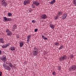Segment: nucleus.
I'll use <instances>...</instances> for the list:
<instances>
[{
	"instance_id": "1",
	"label": "nucleus",
	"mask_w": 76,
	"mask_h": 76,
	"mask_svg": "<svg viewBox=\"0 0 76 76\" xmlns=\"http://www.w3.org/2000/svg\"><path fill=\"white\" fill-rule=\"evenodd\" d=\"M33 54L34 56H36L38 54V48H34L33 50Z\"/></svg>"
},
{
	"instance_id": "2",
	"label": "nucleus",
	"mask_w": 76,
	"mask_h": 76,
	"mask_svg": "<svg viewBox=\"0 0 76 76\" xmlns=\"http://www.w3.org/2000/svg\"><path fill=\"white\" fill-rule=\"evenodd\" d=\"M69 71H73L76 70V66L73 65L72 66H71L70 68L69 69Z\"/></svg>"
},
{
	"instance_id": "3",
	"label": "nucleus",
	"mask_w": 76,
	"mask_h": 76,
	"mask_svg": "<svg viewBox=\"0 0 76 76\" xmlns=\"http://www.w3.org/2000/svg\"><path fill=\"white\" fill-rule=\"evenodd\" d=\"M3 67H4L5 69H6L7 70H9V71H10V70H11V68H10V66H7L5 64H3Z\"/></svg>"
},
{
	"instance_id": "4",
	"label": "nucleus",
	"mask_w": 76,
	"mask_h": 76,
	"mask_svg": "<svg viewBox=\"0 0 76 76\" xmlns=\"http://www.w3.org/2000/svg\"><path fill=\"white\" fill-rule=\"evenodd\" d=\"M3 20L4 22H9V21H11V20H12V19L9 18H7L5 17H4Z\"/></svg>"
},
{
	"instance_id": "5",
	"label": "nucleus",
	"mask_w": 76,
	"mask_h": 76,
	"mask_svg": "<svg viewBox=\"0 0 76 76\" xmlns=\"http://www.w3.org/2000/svg\"><path fill=\"white\" fill-rule=\"evenodd\" d=\"M67 58V56H64L60 57L59 59L60 61H62V60H66Z\"/></svg>"
},
{
	"instance_id": "6",
	"label": "nucleus",
	"mask_w": 76,
	"mask_h": 76,
	"mask_svg": "<svg viewBox=\"0 0 76 76\" xmlns=\"http://www.w3.org/2000/svg\"><path fill=\"white\" fill-rule=\"evenodd\" d=\"M33 4L36 6H38L39 5L40 3L38 1H35L33 2Z\"/></svg>"
},
{
	"instance_id": "7",
	"label": "nucleus",
	"mask_w": 76,
	"mask_h": 76,
	"mask_svg": "<svg viewBox=\"0 0 76 76\" xmlns=\"http://www.w3.org/2000/svg\"><path fill=\"white\" fill-rule=\"evenodd\" d=\"M30 3V1L29 0H26L24 1L23 4L25 6H26V5H27Z\"/></svg>"
},
{
	"instance_id": "8",
	"label": "nucleus",
	"mask_w": 76,
	"mask_h": 76,
	"mask_svg": "<svg viewBox=\"0 0 76 76\" xmlns=\"http://www.w3.org/2000/svg\"><path fill=\"white\" fill-rule=\"evenodd\" d=\"M41 18L42 19H45L47 18V16L45 14H43L41 15Z\"/></svg>"
},
{
	"instance_id": "9",
	"label": "nucleus",
	"mask_w": 76,
	"mask_h": 76,
	"mask_svg": "<svg viewBox=\"0 0 76 76\" xmlns=\"http://www.w3.org/2000/svg\"><path fill=\"white\" fill-rule=\"evenodd\" d=\"M5 1H6V0H2L1 2L2 4L4 6H5L7 4V3L5 2Z\"/></svg>"
},
{
	"instance_id": "10",
	"label": "nucleus",
	"mask_w": 76,
	"mask_h": 76,
	"mask_svg": "<svg viewBox=\"0 0 76 76\" xmlns=\"http://www.w3.org/2000/svg\"><path fill=\"white\" fill-rule=\"evenodd\" d=\"M2 60L3 61H6V56L5 55H4L3 56L2 58Z\"/></svg>"
},
{
	"instance_id": "11",
	"label": "nucleus",
	"mask_w": 76,
	"mask_h": 76,
	"mask_svg": "<svg viewBox=\"0 0 76 76\" xmlns=\"http://www.w3.org/2000/svg\"><path fill=\"white\" fill-rule=\"evenodd\" d=\"M31 35H29L27 36V43H28L29 42V39L31 38Z\"/></svg>"
},
{
	"instance_id": "12",
	"label": "nucleus",
	"mask_w": 76,
	"mask_h": 76,
	"mask_svg": "<svg viewBox=\"0 0 76 76\" xmlns=\"http://www.w3.org/2000/svg\"><path fill=\"white\" fill-rule=\"evenodd\" d=\"M23 45H24V44L23 43V42H21L20 43V48H22Z\"/></svg>"
},
{
	"instance_id": "13",
	"label": "nucleus",
	"mask_w": 76,
	"mask_h": 76,
	"mask_svg": "<svg viewBox=\"0 0 76 76\" xmlns=\"http://www.w3.org/2000/svg\"><path fill=\"white\" fill-rule=\"evenodd\" d=\"M66 17H67V14H64L62 17V19H65Z\"/></svg>"
},
{
	"instance_id": "14",
	"label": "nucleus",
	"mask_w": 76,
	"mask_h": 76,
	"mask_svg": "<svg viewBox=\"0 0 76 76\" xmlns=\"http://www.w3.org/2000/svg\"><path fill=\"white\" fill-rule=\"evenodd\" d=\"M17 27V26L16 25H14L13 26H12V28H13V31H15V29H16V27Z\"/></svg>"
},
{
	"instance_id": "15",
	"label": "nucleus",
	"mask_w": 76,
	"mask_h": 76,
	"mask_svg": "<svg viewBox=\"0 0 76 76\" xmlns=\"http://www.w3.org/2000/svg\"><path fill=\"white\" fill-rule=\"evenodd\" d=\"M50 27L51 28H52V29H54V28H55V26H54V25H53L51 24H50Z\"/></svg>"
},
{
	"instance_id": "16",
	"label": "nucleus",
	"mask_w": 76,
	"mask_h": 76,
	"mask_svg": "<svg viewBox=\"0 0 76 76\" xmlns=\"http://www.w3.org/2000/svg\"><path fill=\"white\" fill-rule=\"evenodd\" d=\"M12 34V33L11 31H9L8 33H7V35L8 36H11Z\"/></svg>"
},
{
	"instance_id": "17",
	"label": "nucleus",
	"mask_w": 76,
	"mask_h": 76,
	"mask_svg": "<svg viewBox=\"0 0 76 76\" xmlns=\"http://www.w3.org/2000/svg\"><path fill=\"white\" fill-rule=\"evenodd\" d=\"M0 42L1 43H4V41L3 38L0 39Z\"/></svg>"
},
{
	"instance_id": "18",
	"label": "nucleus",
	"mask_w": 76,
	"mask_h": 76,
	"mask_svg": "<svg viewBox=\"0 0 76 76\" xmlns=\"http://www.w3.org/2000/svg\"><path fill=\"white\" fill-rule=\"evenodd\" d=\"M15 47H11L10 48V50H11V51H14V50H15Z\"/></svg>"
},
{
	"instance_id": "19",
	"label": "nucleus",
	"mask_w": 76,
	"mask_h": 76,
	"mask_svg": "<svg viewBox=\"0 0 76 76\" xmlns=\"http://www.w3.org/2000/svg\"><path fill=\"white\" fill-rule=\"evenodd\" d=\"M55 2L56 0H53L50 2V4H54V3Z\"/></svg>"
},
{
	"instance_id": "20",
	"label": "nucleus",
	"mask_w": 76,
	"mask_h": 76,
	"mask_svg": "<svg viewBox=\"0 0 76 76\" xmlns=\"http://www.w3.org/2000/svg\"><path fill=\"white\" fill-rule=\"evenodd\" d=\"M62 14H63V12H62L60 11L58 12V16H60V15H62Z\"/></svg>"
},
{
	"instance_id": "21",
	"label": "nucleus",
	"mask_w": 76,
	"mask_h": 76,
	"mask_svg": "<svg viewBox=\"0 0 76 76\" xmlns=\"http://www.w3.org/2000/svg\"><path fill=\"white\" fill-rule=\"evenodd\" d=\"M73 3L75 5H76V0H73Z\"/></svg>"
},
{
	"instance_id": "22",
	"label": "nucleus",
	"mask_w": 76,
	"mask_h": 76,
	"mask_svg": "<svg viewBox=\"0 0 76 76\" xmlns=\"http://www.w3.org/2000/svg\"><path fill=\"white\" fill-rule=\"evenodd\" d=\"M55 44V45H56V46H58L59 45V43L58 42H56Z\"/></svg>"
},
{
	"instance_id": "23",
	"label": "nucleus",
	"mask_w": 76,
	"mask_h": 76,
	"mask_svg": "<svg viewBox=\"0 0 76 76\" xmlns=\"http://www.w3.org/2000/svg\"><path fill=\"white\" fill-rule=\"evenodd\" d=\"M9 66H10V67H12L13 66V65L11 63H9Z\"/></svg>"
},
{
	"instance_id": "24",
	"label": "nucleus",
	"mask_w": 76,
	"mask_h": 76,
	"mask_svg": "<svg viewBox=\"0 0 76 76\" xmlns=\"http://www.w3.org/2000/svg\"><path fill=\"white\" fill-rule=\"evenodd\" d=\"M10 31L8 29H7L6 30V33H8L9 32H10Z\"/></svg>"
},
{
	"instance_id": "25",
	"label": "nucleus",
	"mask_w": 76,
	"mask_h": 76,
	"mask_svg": "<svg viewBox=\"0 0 76 76\" xmlns=\"http://www.w3.org/2000/svg\"><path fill=\"white\" fill-rule=\"evenodd\" d=\"M12 15V14L11 13H8V16H11Z\"/></svg>"
},
{
	"instance_id": "26",
	"label": "nucleus",
	"mask_w": 76,
	"mask_h": 76,
	"mask_svg": "<svg viewBox=\"0 0 76 76\" xmlns=\"http://www.w3.org/2000/svg\"><path fill=\"white\" fill-rule=\"evenodd\" d=\"M9 45H10V43H7V44L5 45V46H6V47H8V46H9Z\"/></svg>"
},
{
	"instance_id": "27",
	"label": "nucleus",
	"mask_w": 76,
	"mask_h": 76,
	"mask_svg": "<svg viewBox=\"0 0 76 76\" xmlns=\"http://www.w3.org/2000/svg\"><path fill=\"white\" fill-rule=\"evenodd\" d=\"M61 66L58 67L57 68V69L58 70H61Z\"/></svg>"
},
{
	"instance_id": "28",
	"label": "nucleus",
	"mask_w": 76,
	"mask_h": 76,
	"mask_svg": "<svg viewBox=\"0 0 76 76\" xmlns=\"http://www.w3.org/2000/svg\"><path fill=\"white\" fill-rule=\"evenodd\" d=\"M70 58H74V56L73 55L71 54L70 55Z\"/></svg>"
},
{
	"instance_id": "29",
	"label": "nucleus",
	"mask_w": 76,
	"mask_h": 76,
	"mask_svg": "<svg viewBox=\"0 0 76 76\" xmlns=\"http://www.w3.org/2000/svg\"><path fill=\"white\" fill-rule=\"evenodd\" d=\"M2 48H6V45H2L1 46Z\"/></svg>"
},
{
	"instance_id": "30",
	"label": "nucleus",
	"mask_w": 76,
	"mask_h": 76,
	"mask_svg": "<svg viewBox=\"0 0 76 76\" xmlns=\"http://www.w3.org/2000/svg\"><path fill=\"white\" fill-rule=\"evenodd\" d=\"M64 46H61V47H60V48H59V50H60L61 49H62L63 48Z\"/></svg>"
},
{
	"instance_id": "31",
	"label": "nucleus",
	"mask_w": 76,
	"mask_h": 76,
	"mask_svg": "<svg viewBox=\"0 0 76 76\" xmlns=\"http://www.w3.org/2000/svg\"><path fill=\"white\" fill-rule=\"evenodd\" d=\"M58 16L57 15L55 18V19L56 20L57 19H58Z\"/></svg>"
},
{
	"instance_id": "32",
	"label": "nucleus",
	"mask_w": 76,
	"mask_h": 76,
	"mask_svg": "<svg viewBox=\"0 0 76 76\" xmlns=\"http://www.w3.org/2000/svg\"><path fill=\"white\" fill-rule=\"evenodd\" d=\"M53 75L54 76H55V75H56V72H53Z\"/></svg>"
},
{
	"instance_id": "33",
	"label": "nucleus",
	"mask_w": 76,
	"mask_h": 76,
	"mask_svg": "<svg viewBox=\"0 0 76 76\" xmlns=\"http://www.w3.org/2000/svg\"><path fill=\"white\" fill-rule=\"evenodd\" d=\"M19 35H16V37L17 38H19Z\"/></svg>"
},
{
	"instance_id": "34",
	"label": "nucleus",
	"mask_w": 76,
	"mask_h": 76,
	"mask_svg": "<svg viewBox=\"0 0 76 76\" xmlns=\"http://www.w3.org/2000/svg\"><path fill=\"white\" fill-rule=\"evenodd\" d=\"M37 31H38V29L37 28L35 29L34 30V32H37Z\"/></svg>"
},
{
	"instance_id": "35",
	"label": "nucleus",
	"mask_w": 76,
	"mask_h": 76,
	"mask_svg": "<svg viewBox=\"0 0 76 76\" xmlns=\"http://www.w3.org/2000/svg\"><path fill=\"white\" fill-rule=\"evenodd\" d=\"M31 7L32 8H34L35 7H34V5H32Z\"/></svg>"
},
{
	"instance_id": "36",
	"label": "nucleus",
	"mask_w": 76,
	"mask_h": 76,
	"mask_svg": "<svg viewBox=\"0 0 76 76\" xmlns=\"http://www.w3.org/2000/svg\"><path fill=\"white\" fill-rule=\"evenodd\" d=\"M32 22L33 23H35V20H32Z\"/></svg>"
},
{
	"instance_id": "37",
	"label": "nucleus",
	"mask_w": 76,
	"mask_h": 76,
	"mask_svg": "<svg viewBox=\"0 0 76 76\" xmlns=\"http://www.w3.org/2000/svg\"><path fill=\"white\" fill-rule=\"evenodd\" d=\"M42 37L43 39H44V38H45V36H42Z\"/></svg>"
},
{
	"instance_id": "38",
	"label": "nucleus",
	"mask_w": 76,
	"mask_h": 76,
	"mask_svg": "<svg viewBox=\"0 0 76 76\" xmlns=\"http://www.w3.org/2000/svg\"><path fill=\"white\" fill-rule=\"evenodd\" d=\"M45 39L46 40H47V37H45L43 39Z\"/></svg>"
},
{
	"instance_id": "39",
	"label": "nucleus",
	"mask_w": 76,
	"mask_h": 76,
	"mask_svg": "<svg viewBox=\"0 0 76 76\" xmlns=\"http://www.w3.org/2000/svg\"><path fill=\"white\" fill-rule=\"evenodd\" d=\"M2 74V72H0V76H1V75Z\"/></svg>"
},
{
	"instance_id": "40",
	"label": "nucleus",
	"mask_w": 76,
	"mask_h": 76,
	"mask_svg": "<svg viewBox=\"0 0 76 76\" xmlns=\"http://www.w3.org/2000/svg\"><path fill=\"white\" fill-rule=\"evenodd\" d=\"M6 64H7L9 65V63H8L6 62Z\"/></svg>"
},
{
	"instance_id": "41",
	"label": "nucleus",
	"mask_w": 76,
	"mask_h": 76,
	"mask_svg": "<svg viewBox=\"0 0 76 76\" xmlns=\"http://www.w3.org/2000/svg\"><path fill=\"white\" fill-rule=\"evenodd\" d=\"M1 54V51L0 50V54Z\"/></svg>"
},
{
	"instance_id": "42",
	"label": "nucleus",
	"mask_w": 76,
	"mask_h": 76,
	"mask_svg": "<svg viewBox=\"0 0 76 76\" xmlns=\"http://www.w3.org/2000/svg\"><path fill=\"white\" fill-rule=\"evenodd\" d=\"M25 64H26V63L25 62Z\"/></svg>"
}]
</instances>
